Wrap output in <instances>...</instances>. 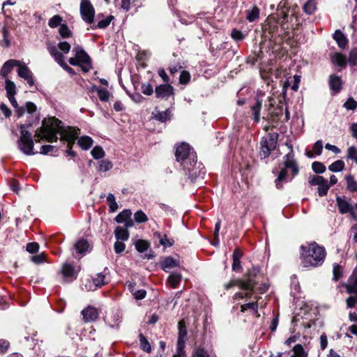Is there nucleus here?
Returning <instances> with one entry per match:
<instances>
[{"label":"nucleus","instance_id":"nucleus-53","mask_svg":"<svg viewBox=\"0 0 357 357\" xmlns=\"http://www.w3.org/2000/svg\"><path fill=\"white\" fill-rule=\"evenodd\" d=\"M343 107L347 110H354L357 107V102L352 97H349L344 103Z\"/></svg>","mask_w":357,"mask_h":357},{"label":"nucleus","instance_id":"nucleus-48","mask_svg":"<svg viewBox=\"0 0 357 357\" xmlns=\"http://www.w3.org/2000/svg\"><path fill=\"white\" fill-rule=\"evenodd\" d=\"M62 20L63 19L60 15H55L50 19L48 25L51 28H56L59 25L61 26Z\"/></svg>","mask_w":357,"mask_h":357},{"label":"nucleus","instance_id":"nucleus-21","mask_svg":"<svg viewBox=\"0 0 357 357\" xmlns=\"http://www.w3.org/2000/svg\"><path fill=\"white\" fill-rule=\"evenodd\" d=\"M333 37L340 49H345L348 45L349 40L340 30H336Z\"/></svg>","mask_w":357,"mask_h":357},{"label":"nucleus","instance_id":"nucleus-37","mask_svg":"<svg viewBox=\"0 0 357 357\" xmlns=\"http://www.w3.org/2000/svg\"><path fill=\"white\" fill-rule=\"evenodd\" d=\"M139 339L140 348L147 353L151 352V347L146 337L143 334L140 333L139 335Z\"/></svg>","mask_w":357,"mask_h":357},{"label":"nucleus","instance_id":"nucleus-25","mask_svg":"<svg viewBox=\"0 0 357 357\" xmlns=\"http://www.w3.org/2000/svg\"><path fill=\"white\" fill-rule=\"evenodd\" d=\"M242 257V253L240 252L238 249L234 250L232 255L233 263H232V270L234 271H240L242 269V266L241 264L240 259Z\"/></svg>","mask_w":357,"mask_h":357},{"label":"nucleus","instance_id":"nucleus-3","mask_svg":"<svg viewBox=\"0 0 357 357\" xmlns=\"http://www.w3.org/2000/svg\"><path fill=\"white\" fill-rule=\"evenodd\" d=\"M301 265L305 268H313L321 266L326 259V249L316 242L302 245L300 247Z\"/></svg>","mask_w":357,"mask_h":357},{"label":"nucleus","instance_id":"nucleus-44","mask_svg":"<svg viewBox=\"0 0 357 357\" xmlns=\"http://www.w3.org/2000/svg\"><path fill=\"white\" fill-rule=\"evenodd\" d=\"M265 29L266 31H268L271 33H275L278 29V22L276 20H268L266 25Z\"/></svg>","mask_w":357,"mask_h":357},{"label":"nucleus","instance_id":"nucleus-16","mask_svg":"<svg viewBox=\"0 0 357 357\" xmlns=\"http://www.w3.org/2000/svg\"><path fill=\"white\" fill-rule=\"evenodd\" d=\"M61 273L63 275V280L66 282H71L74 280L76 279L77 275L75 266L68 263L63 264Z\"/></svg>","mask_w":357,"mask_h":357},{"label":"nucleus","instance_id":"nucleus-19","mask_svg":"<svg viewBox=\"0 0 357 357\" xmlns=\"http://www.w3.org/2000/svg\"><path fill=\"white\" fill-rule=\"evenodd\" d=\"M89 243L84 238L79 239L74 245V250L78 255H84L89 251Z\"/></svg>","mask_w":357,"mask_h":357},{"label":"nucleus","instance_id":"nucleus-15","mask_svg":"<svg viewBox=\"0 0 357 357\" xmlns=\"http://www.w3.org/2000/svg\"><path fill=\"white\" fill-rule=\"evenodd\" d=\"M17 75L19 77L26 80L30 86H33L34 79L31 71L24 63L20 61V65H18Z\"/></svg>","mask_w":357,"mask_h":357},{"label":"nucleus","instance_id":"nucleus-62","mask_svg":"<svg viewBox=\"0 0 357 357\" xmlns=\"http://www.w3.org/2000/svg\"><path fill=\"white\" fill-rule=\"evenodd\" d=\"M322 150H323L322 141L321 140L317 141L312 147V151L317 155H320L322 153Z\"/></svg>","mask_w":357,"mask_h":357},{"label":"nucleus","instance_id":"nucleus-38","mask_svg":"<svg viewBox=\"0 0 357 357\" xmlns=\"http://www.w3.org/2000/svg\"><path fill=\"white\" fill-rule=\"evenodd\" d=\"M5 89L6 91L7 97L15 96L16 94L15 84L8 79H6Z\"/></svg>","mask_w":357,"mask_h":357},{"label":"nucleus","instance_id":"nucleus-52","mask_svg":"<svg viewBox=\"0 0 357 357\" xmlns=\"http://www.w3.org/2000/svg\"><path fill=\"white\" fill-rule=\"evenodd\" d=\"M333 280L335 281H337L342 276V267L337 264H333Z\"/></svg>","mask_w":357,"mask_h":357},{"label":"nucleus","instance_id":"nucleus-7","mask_svg":"<svg viewBox=\"0 0 357 357\" xmlns=\"http://www.w3.org/2000/svg\"><path fill=\"white\" fill-rule=\"evenodd\" d=\"M278 134L273 132L268 134L261 139L259 151V156L261 159L268 158L271 151L275 149L278 144Z\"/></svg>","mask_w":357,"mask_h":357},{"label":"nucleus","instance_id":"nucleus-63","mask_svg":"<svg viewBox=\"0 0 357 357\" xmlns=\"http://www.w3.org/2000/svg\"><path fill=\"white\" fill-rule=\"evenodd\" d=\"M126 248L125 244L120 241H116L114 243V251L116 254H120L124 251Z\"/></svg>","mask_w":357,"mask_h":357},{"label":"nucleus","instance_id":"nucleus-40","mask_svg":"<svg viewBox=\"0 0 357 357\" xmlns=\"http://www.w3.org/2000/svg\"><path fill=\"white\" fill-rule=\"evenodd\" d=\"M113 19L114 17L112 15H109L105 19L100 20L97 25L92 26V29H105L109 26Z\"/></svg>","mask_w":357,"mask_h":357},{"label":"nucleus","instance_id":"nucleus-33","mask_svg":"<svg viewBox=\"0 0 357 357\" xmlns=\"http://www.w3.org/2000/svg\"><path fill=\"white\" fill-rule=\"evenodd\" d=\"M331 61L338 66L343 67L346 66V57L341 53L335 52L332 54Z\"/></svg>","mask_w":357,"mask_h":357},{"label":"nucleus","instance_id":"nucleus-59","mask_svg":"<svg viewBox=\"0 0 357 357\" xmlns=\"http://www.w3.org/2000/svg\"><path fill=\"white\" fill-rule=\"evenodd\" d=\"M56 47L58 51L59 50L62 51L64 54H68L70 50L71 45L68 42L63 41V42H60L58 44V46Z\"/></svg>","mask_w":357,"mask_h":357},{"label":"nucleus","instance_id":"nucleus-23","mask_svg":"<svg viewBox=\"0 0 357 357\" xmlns=\"http://www.w3.org/2000/svg\"><path fill=\"white\" fill-rule=\"evenodd\" d=\"M174 89L169 84H162L158 86V98H168L173 96Z\"/></svg>","mask_w":357,"mask_h":357},{"label":"nucleus","instance_id":"nucleus-64","mask_svg":"<svg viewBox=\"0 0 357 357\" xmlns=\"http://www.w3.org/2000/svg\"><path fill=\"white\" fill-rule=\"evenodd\" d=\"M347 306L349 308H351L355 306V305L357 303V294H355L354 296H349L347 301Z\"/></svg>","mask_w":357,"mask_h":357},{"label":"nucleus","instance_id":"nucleus-14","mask_svg":"<svg viewBox=\"0 0 357 357\" xmlns=\"http://www.w3.org/2000/svg\"><path fill=\"white\" fill-rule=\"evenodd\" d=\"M47 50L50 55L54 59L55 61L66 72L71 75L75 74L74 70L69 67L64 61V56L62 53L57 50L55 45H48Z\"/></svg>","mask_w":357,"mask_h":357},{"label":"nucleus","instance_id":"nucleus-22","mask_svg":"<svg viewBox=\"0 0 357 357\" xmlns=\"http://www.w3.org/2000/svg\"><path fill=\"white\" fill-rule=\"evenodd\" d=\"M20 65V61L15 59H10L4 63L1 69V75L3 77H6L9 73L11 72L13 68L15 66H18Z\"/></svg>","mask_w":357,"mask_h":357},{"label":"nucleus","instance_id":"nucleus-56","mask_svg":"<svg viewBox=\"0 0 357 357\" xmlns=\"http://www.w3.org/2000/svg\"><path fill=\"white\" fill-rule=\"evenodd\" d=\"M312 170L317 174L324 173L326 171V167L324 165L320 162H314L312 164Z\"/></svg>","mask_w":357,"mask_h":357},{"label":"nucleus","instance_id":"nucleus-61","mask_svg":"<svg viewBox=\"0 0 357 357\" xmlns=\"http://www.w3.org/2000/svg\"><path fill=\"white\" fill-rule=\"evenodd\" d=\"M142 92L146 96H150L153 92V86L149 83H144L141 86Z\"/></svg>","mask_w":357,"mask_h":357},{"label":"nucleus","instance_id":"nucleus-20","mask_svg":"<svg viewBox=\"0 0 357 357\" xmlns=\"http://www.w3.org/2000/svg\"><path fill=\"white\" fill-rule=\"evenodd\" d=\"M161 267L165 271L169 272L172 269L179 267V262L172 257H167L161 261Z\"/></svg>","mask_w":357,"mask_h":357},{"label":"nucleus","instance_id":"nucleus-31","mask_svg":"<svg viewBox=\"0 0 357 357\" xmlns=\"http://www.w3.org/2000/svg\"><path fill=\"white\" fill-rule=\"evenodd\" d=\"M191 357H213V355L204 347L199 346L194 348Z\"/></svg>","mask_w":357,"mask_h":357},{"label":"nucleus","instance_id":"nucleus-5","mask_svg":"<svg viewBox=\"0 0 357 357\" xmlns=\"http://www.w3.org/2000/svg\"><path fill=\"white\" fill-rule=\"evenodd\" d=\"M36 121L29 120L26 124L20 126V137L17 141L19 149L26 155H33L36 154L33 151L34 143L31 134L26 129L31 126Z\"/></svg>","mask_w":357,"mask_h":357},{"label":"nucleus","instance_id":"nucleus-55","mask_svg":"<svg viewBox=\"0 0 357 357\" xmlns=\"http://www.w3.org/2000/svg\"><path fill=\"white\" fill-rule=\"evenodd\" d=\"M59 32L61 36L64 38L70 37L72 33L66 24H61Z\"/></svg>","mask_w":357,"mask_h":357},{"label":"nucleus","instance_id":"nucleus-1","mask_svg":"<svg viewBox=\"0 0 357 357\" xmlns=\"http://www.w3.org/2000/svg\"><path fill=\"white\" fill-rule=\"evenodd\" d=\"M61 124V121L54 117L43 121L42 126L36 131V141L40 142L41 139H45L49 142H56L57 135L60 134L62 140L66 141L68 145L73 144L79 129L73 127L63 128Z\"/></svg>","mask_w":357,"mask_h":357},{"label":"nucleus","instance_id":"nucleus-13","mask_svg":"<svg viewBox=\"0 0 357 357\" xmlns=\"http://www.w3.org/2000/svg\"><path fill=\"white\" fill-rule=\"evenodd\" d=\"M336 205L341 214H346L349 213L354 220H357V214L356 213L353 206L349 203L348 199L345 196H337Z\"/></svg>","mask_w":357,"mask_h":357},{"label":"nucleus","instance_id":"nucleus-46","mask_svg":"<svg viewBox=\"0 0 357 357\" xmlns=\"http://www.w3.org/2000/svg\"><path fill=\"white\" fill-rule=\"evenodd\" d=\"M98 163V170L99 172H107L113 167L112 163L108 160H102Z\"/></svg>","mask_w":357,"mask_h":357},{"label":"nucleus","instance_id":"nucleus-18","mask_svg":"<svg viewBox=\"0 0 357 357\" xmlns=\"http://www.w3.org/2000/svg\"><path fill=\"white\" fill-rule=\"evenodd\" d=\"M81 313L85 322L95 321L98 317V310L91 305H89L82 310Z\"/></svg>","mask_w":357,"mask_h":357},{"label":"nucleus","instance_id":"nucleus-30","mask_svg":"<svg viewBox=\"0 0 357 357\" xmlns=\"http://www.w3.org/2000/svg\"><path fill=\"white\" fill-rule=\"evenodd\" d=\"M181 282V275L179 273H172L167 278V284L171 287L176 288Z\"/></svg>","mask_w":357,"mask_h":357},{"label":"nucleus","instance_id":"nucleus-4","mask_svg":"<svg viewBox=\"0 0 357 357\" xmlns=\"http://www.w3.org/2000/svg\"><path fill=\"white\" fill-rule=\"evenodd\" d=\"M289 151L283 157V167L279 172L277 178L275 181L277 188H282L283 186V182L287 180V169H289L291 170L293 176L297 175L299 172L298 166L294 159V153L293 146L290 144L287 143Z\"/></svg>","mask_w":357,"mask_h":357},{"label":"nucleus","instance_id":"nucleus-10","mask_svg":"<svg viewBox=\"0 0 357 357\" xmlns=\"http://www.w3.org/2000/svg\"><path fill=\"white\" fill-rule=\"evenodd\" d=\"M107 283V278L102 273L96 274V277L85 279L82 284V289L86 291H95Z\"/></svg>","mask_w":357,"mask_h":357},{"label":"nucleus","instance_id":"nucleus-27","mask_svg":"<svg viewBox=\"0 0 357 357\" xmlns=\"http://www.w3.org/2000/svg\"><path fill=\"white\" fill-rule=\"evenodd\" d=\"M158 238H159V243L163 246L164 249L172 247L174 243V238L169 237L167 234H158Z\"/></svg>","mask_w":357,"mask_h":357},{"label":"nucleus","instance_id":"nucleus-29","mask_svg":"<svg viewBox=\"0 0 357 357\" xmlns=\"http://www.w3.org/2000/svg\"><path fill=\"white\" fill-rule=\"evenodd\" d=\"M347 189L351 192H357V181H355L352 174H348L345 176Z\"/></svg>","mask_w":357,"mask_h":357},{"label":"nucleus","instance_id":"nucleus-28","mask_svg":"<svg viewBox=\"0 0 357 357\" xmlns=\"http://www.w3.org/2000/svg\"><path fill=\"white\" fill-rule=\"evenodd\" d=\"M114 234L118 241H127L129 238L128 229L123 227H117L114 231Z\"/></svg>","mask_w":357,"mask_h":357},{"label":"nucleus","instance_id":"nucleus-51","mask_svg":"<svg viewBox=\"0 0 357 357\" xmlns=\"http://www.w3.org/2000/svg\"><path fill=\"white\" fill-rule=\"evenodd\" d=\"M346 158L354 161L356 160L357 158V148L356 146H351L348 148Z\"/></svg>","mask_w":357,"mask_h":357},{"label":"nucleus","instance_id":"nucleus-35","mask_svg":"<svg viewBox=\"0 0 357 357\" xmlns=\"http://www.w3.org/2000/svg\"><path fill=\"white\" fill-rule=\"evenodd\" d=\"M259 16V10L257 7L254 6L252 9L247 10L246 19L252 22L255 21Z\"/></svg>","mask_w":357,"mask_h":357},{"label":"nucleus","instance_id":"nucleus-17","mask_svg":"<svg viewBox=\"0 0 357 357\" xmlns=\"http://www.w3.org/2000/svg\"><path fill=\"white\" fill-rule=\"evenodd\" d=\"M347 292L350 294H357V266L349 276L347 282L343 285Z\"/></svg>","mask_w":357,"mask_h":357},{"label":"nucleus","instance_id":"nucleus-43","mask_svg":"<svg viewBox=\"0 0 357 357\" xmlns=\"http://www.w3.org/2000/svg\"><path fill=\"white\" fill-rule=\"evenodd\" d=\"M91 155L96 160L102 158L105 156V151L100 146H96L91 151Z\"/></svg>","mask_w":357,"mask_h":357},{"label":"nucleus","instance_id":"nucleus-11","mask_svg":"<svg viewBox=\"0 0 357 357\" xmlns=\"http://www.w3.org/2000/svg\"><path fill=\"white\" fill-rule=\"evenodd\" d=\"M79 11L84 22L88 24H91L93 22L96 12L90 0H81Z\"/></svg>","mask_w":357,"mask_h":357},{"label":"nucleus","instance_id":"nucleus-32","mask_svg":"<svg viewBox=\"0 0 357 357\" xmlns=\"http://www.w3.org/2000/svg\"><path fill=\"white\" fill-rule=\"evenodd\" d=\"M93 140L89 136L81 137L77 143L79 146L84 150H88L93 145Z\"/></svg>","mask_w":357,"mask_h":357},{"label":"nucleus","instance_id":"nucleus-2","mask_svg":"<svg viewBox=\"0 0 357 357\" xmlns=\"http://www.w3.org/2000/svg\"><path fill=\"white\" fill-rule=\"evenodd\" d=\"M175 156L192 181H195L199 177H203L205 172L202 171L201 165H197L196 153L191 149L188 144L182 143L178 145L176 149Z\"/></svg>","mask_w":357,"mask_h":357},{"label":"nucleus","instance_id":"nucleus-45","mask_svg":"<svg viewBox=\"0 0 357 357\" xmlns=\"http://www.w3.org/2000/svg\"><path fill=\"white\" fill-rule=\"evenodd\" d=\"M136 250L139 252L146 251L149 248V243L144 240H138L135 243Z\"/></svg>","mask_w":357,"mask_h":357},{"label":"nucleus","instance_id":"nucleus-12","mask_svg":"<svg viewBox=\"0 0 357 357\" xmlns=\"http://www.w3.org/2000/svg\"><path fill=\"white\" fill-rule=\"evenodd\" d=\"M308 183L311 186L318 185V194L320 197L326 195L330 188L328 181L321 176H310L308 178Z\"/></svg>","mask_w":357,"mask_h":357},{"label":"nucleus","instance_id":"nucleus-39","mask_svg":"<svg viewBox=\"0 0 357 357\" xmlns=\"http://www.w3.org/2000/svg\"><path fill=\"white\" fill-rule=\"evenodd\" d=\"M107 201L109 204V211L112 213L115 212L118 209V204L116 202L115 196L112 193L108 194Z\"/></svg>","mask_w":357,"mask_h":357},{"label":"nucleus","instance_id":"nucleus-60","mask_svg":"<svg viewBox=\"0 0 357 357\" xmlns=\"http://www.w3.org/2000/svg\"><path fill=\"white\" fill-rule=\"evenodd\" d=\"M178 338L186 340L187 330L185 326L181 321L178 323Z\"/></svg>","mask_w":357,"mask_h":357},{"label":"nucleus","instance_id":"nucleus-41","mask_svg":"<svg viewBox=\"0 0 357 357\" xmlns=\"http://www.w3.org/2000/svg\"><path fill=\"white\" fill-rule=\"evenodd\" d=\"M294 354L291 357H307V354L304 351L300 344H296L293 349Z\"/></svg>","mask_w":357,"mask_h":357},{"label":"nucleus","instance_id":"nucleus-49","mask_svg":"<svg viewBox=\"0 0 357 357\" xmlns=\"http://www.w3.org/2000/svg\"><path fill=\"white\" fill-rule=\"evenodd\" d=\"M316 9V2L315 0H309L307 1L304 6L303 10L307 14H312Z\"/></svg>","mask_w":357,"mask_h":357},{"label":"nucleus","instance_id":"nucleus-6","mask_svg":"<svg viewBox=\"0 0 357 357\" xmlns=\"http://www.w3.org/2000/svg\"><path fill=\"white\" fill-rule=\"evenodd\" d=\"M73 52L75 54V57L69 59L70 64L74 66H80L82 70L84 73L89 72L92 66L88 54L79 45L75 46Z\"/></svg>","mask_w":357,"mask_h":357},{"label":"nucleus","instance_id":"nucleus-50","mask_svg":"<svg viewBox=\"0 0 357 357\" xmlns=\"http://www.w3.org/2000/svg\"><path fill=\"white\" fill-rule=\"evenodd\" d=\"M348 62L351 66L357 65V47L353 48L349 52Z\"/></svg>","mask_w":357,"mask_h":357},{"label":"nucleus","instance_id":"nucleus-9","mask_svg":"<svg viewBox=\"0 0 357 357\" xmlns=\"http://www.w3.org/2000/svg\"><path fill=\"white\" fill-rule=\"evenodd\" d=\"M10 104L12 106L17 109V112L18 113L19 116H21L25 112L29 115V117L31 118V120L38 121V115L36 113V106L32 102H27L26 103L25 107H21L18 109V104L15 98V96H11L8 97Z\"/></svg>","mask_w":357,"mask_h":357},{"label":"nucleus","instance_id":"nucleus-42","mask_svg":"<svg viewBox=\"0 0 357 357\" xmlns=\"http://www.w3.org/2000/svg\"><path fill=\"white\" fill-rule=\"evenodd\" d=\"M172 116V111L169 108L162 112H158V121L165 123L170 120Z\"/></svg>","mask_w":357,"mask_h":357},{"label":"nucleus","instance_id":"nucleus-34","mask_svg":"<svg viewBox=\"0 0 357 357\" xmlns=\"http://www.w3.org/2000/svg\"><path fill=\"white\" fill-rule=\"evenodd\" d=\"M344 162L342 160H338L330 165L328 169L333 172H342L344 169Z\"/></svg>","mask_w":357,"mask_h":357},{"label":"nucleus","instance_id":"nucleus-58","mask_svg":"<svg viewBox=\"0 0 357 357\" xmlns=\"http://www.w3.org/2000/svg\"><path fill=\"white\" fill-rule=\"evenodd\" d=\"M190 79V74L187 70L181 71L179 77V82L181 84H187Z\"/></svg>","mask_w":357,"mask_h":357},{"label":"nucleus","instance_id":"nucleus-47","mask_svg":"<svg viewBox=\"0 0 357 357\" xmlns=\"http://www.w3.org/2000/svg\"><path fill=\"white\" fill-rule=\"evenodd\" d=\"M97 93H98L99 99L101 101L107 102L109 100L110 94L107 89H105V88L98 89Z\"/></svg>","mask_w":357,"mask_h":357},{"label":"nucleus","instance_id":"nucleus-54","mask_svg":"<svg viewBox=\"0 0 357 357\" xmlns=\"http://www.w3.org/2000/svg\"><path fill=\"white\" fill-rule=\"evenodd\" d=\"M134 218L135 222L137 223L145 222L148 220L146 215L141 210L137 211L134 214Z\"/></svg>","mask_w":357,"mask_h":357},{"label":"nucleus","instance_id":"nucleus-26","mask_svg":"<svg viewBox=\"0 0 357 357\" xmlns=\"http://www.w3.org/2000/svg\"><path fill=\"white\" fill-rule=\"evenodd\" d=\"M329 85L331 90L335 93L340 92L342 89L341 78L337 75H331L329 79Z\"/></svg>","mask_w":357,"mask_h":357},{"label":"nucleus","instance_id":"nucleus-57","mask_svg":"<svg viewBox=\"0 0 357 357\" xmlns=\"http://www.w3.org/2000/svg\"><path fill=\"white\" fill-rule=\"evenodd\" d=\"M248 309H251L255 313H257L258 312V305H257V303H256V302H251V303H245V304L241 305V311L244 312Z\"/></svg>","mask_w":357,"mask_h":357},{"label":"nucleus","instance_id":"nucleus-24","mask_svg":"<svg viewBox=\"0 0 357 357\" xmlns=\"http://www.w3.org/2000/svg\"><path fill=\"white\" fill-rule=\"evenodd\" d=\"M262 107V100L257 99L256 102L250 107L252 119L255 122L259 123L260 121V114Z\"/></svg>","mask_w":357,"mask_h":357},{"label":"nucleus","instance_id":"nucleus-8","mask_svg":"<svg viewBox=\"0 0 357 357\" xmlns=\"http://www.w3.org/2000/svg\"><path fill=\"white\" fill-rule=\"evenodd\" d=\"M252 273L256 276L259 273L257 268H254L252 271H250L247 275L245 280H231L228 283L225 284L226 289H229L234 286H238L243 290H252L257 284V282L252 278Z\"/></svg>","mask_w":357,"mask_h":357},{"label":"nucleus","instance_id":"nucleus-36","mask_svg":"<svg viewBox=\"0 0 357 357\" xmlns=\"http://www.w3.org/2000/svg\"><path fill=\"white\" fill-rule=\"evenodd\" d=\"M132 212L130 209H125L119 213L115 218V220L118 223H123L127 219L131 217Z\"/></svg>","mask_w":357,"mask_h":357}]
</instances>
